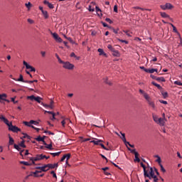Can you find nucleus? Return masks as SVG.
Instances as JSON below:
<instances>
[{
	"label": "nucleus",
	"mask_w": 182,
	"mask_h": 182,
	"mask_svg": "<svg viewBox=\"0 0 182 182\" xmlns=\"http://www.w3.org/2000/svg\"><path fill=\"white\" fill-rule=\"evenodd\" d=\"M14 144V139L12 136L9 135V145L12 146Z\"/></svg>",
	"instance_id": "19"
},
{
	"label": "nucleus",
	"mask_w": 182,
	"mask_h": 182,
	"mask_svg": "<svg viewBox=\"0 0 182 182\" xmlns=\"http://www.w3.org/2000/svg\"><path fill=\"white\" fill-rule=\"evenodd\" d=\"M36 141H41V142H43V144L47 145L46 141L43 139V138H42L41 136H37V138H36Z\"/></svg>",
	"instance_id": "14"
},
{
	"label": "nucleus",
	"mask_w": 182,
	"mask_h": 182,
	"mask_svg": "<svg viewBox=\"0 0 182 182\" xmlns=\"http://www.w3.org/2000/svg\"><path fill=\"white\" fill-rule=\"evenodd\" d=\"M46 146V149H50V150H52L53 149V145H52V144H48H48H47V145H45Z\"/></svg>",
	"instance_id": "43"
},
{
	"label": "nucleus",
	"mask_w": 182,
	"mask_h": 182,
	"mask_svg": "<svg viewBox=\"0 0 182 182\" xmlns=\"http://www.w3.org/2000/svg\"><path fill=\"white\" fill-rule=\"evenodd\" d=\"M0 119L2 120L6 124L9 122L4 115H0Z\"/></svg>",
	"instance_id": "20"
},
{
	"label": "nucleus",
	"mask_w": 182,
	"mask_h": 182,
	"mask_svg": "<svg viewBox=\"0 0 182 182\" xmlns=\"http://www.w3.org/2000/svg\"><path fill=\"white\" fill-rule=\"evenodd\" d=\"M155 72L156 73L158 72V69L157 68H151V69H146V70H145V73H146L153 74Z\"/></svg>",
	"instance_id": "12"
},
{
	"label": "nucleus",
	"mask_w": 182,
	"mask_h": 182,
	"mask_svg": "<svg viewBox=\"0 0 182 182\" xmlns=\"http://www.w3.org/2000/svg\"><path fill=\"white\" fill-rule=\"evenodd\" d=\"M109 168L108 167V166H106L105 168H102V170L105 172V171H107V170H109Z\"/></svg>",
	"instance_id": "64"
},
{
	"label": "nucleus",
	"mask_w": 182,
	"mask_h": 182,
	"mask_svg": "<svg viewBox=\"0 0 182 182\" xmlns=\"http://www.w3.org/2000/svg\"><path fill=\"white\" fill-rule=\"evenodd\" d=\"M30 161H31V164H33V165H36V163H35V161H34L33 159V157L32 158H30Z\"/></svg>",
	"instance_id": "59"
},
{
	"label": "nucleus",
	"mask_w": 182,
	"mask_h": 182,
	"mask_svg": "<svg viewBox=\"0 0 182 182\" xmlns=\"http://www.w3.org/2000/svg\"><path fill=\"white\" fill-rule=\"evenodd\" d=\"M155 157L157 158L156 161L158 162L159 165L160 166V164H161V158L159 156V155H156Z\"/></svg>",
	"instance_id": "31"
},
{
	"label": "nucleus",
	"mask_w": 182,
	"mask_h": 182,
	"mask_svg": "<svg viewBox=\"0 0 182 182\" xmlns=\"http://www.w3.org/2000/svg\"><path fill=\"white\" fill-rule=\"evenodd\" d=\"M36 98V97L35 95H30V96H27V99L33 101V100H35V99Z\"/></svg>",
	"instance_id": "36"
},
{
	"label": "nucleus",
	"mask_w": 182,
	"mask_h": 182,
	"mask_svg": "<svg viewBox=\"0 0 182 182\" xmlns=\"http://www.w3.org/2000/svg\"><path fill=\"white\" fill-rule=\"evenodd\" d=\"M41 100H42V97H41L39 96H37V97H36L34 100L36 102H38L39 104H41V103H42L41 101Z\"/></svg>",
	"instance_id": "33"
},
{
	"label": "nucleus",
	"mask_w": 182,
	"mask_h": 182,
	"mask_svg": "<svg viewBox=\"0 0 182 182\" xmlns=\"http://www.w3.org/2000/svg\"><path fill=\"white\" fill-rule=\"evenodd\" d=\"M65 159L68 161L71 157V154H65Z\"/></svg>",
	"instance_id": "41"
},
{
	"label": "nucleus",
	"mask_w": 182,
	"mask_h": 182,
	"mask_svg": "<svg viewBox=\"0 0 182 182\" xmlns=\"http://www.w3.org/2000/svg\"><path fill=\"white\" fill-rule=\"evenodd\" d=\"M41 172H42V171H36V172H33V174H34V177L38 178L39 175H37V174L39 173H41Z\"/></svg>",
	"instance_id": "37"
},
{
	"label": "nucleus",
	"mask_w": 182,
	"mask_h": 182,
	"mask_svg": "<svg viewBox=\"0 0 182 182\" xmlns=\"http://www.w3.org/2000/svg\"><path fill=\"white\" fill-rule=\"evenodd\" d=\"M139 92L143 95L144 99H147L149 97V95L141 89H139Z\"/></svg>",
	"instance_id": "11"
},
{
	"label": "nucleus",
	"mask_w": 182,
	"mask_h": 182,
	"mask_svg": "<svg viewBox=\"0 0 182 182\" xmlns=\"http://www.w3.org/2000/svg\"><path fill=\"white\" fill-rule=\"evenodd\" d=\"M152 118H153L154 122L157 124L159 122V116L156 114H152Z\"/></svg>",
	"instance_id": "21"
},
{
	"label": "nucleus",
	"mask_w": 182,
	"mask_h": 182,
	"mask_svg": "<svg viewBox=\"0 0 182 182\" xmlns=\"http://www.w3.org/2000/svg\"><path fill=\"white\" fill-rule=\"evenodd\" d=\"M14 81L23 82L24 79H23V75L21 74H20V77H18V79H14Z\"/></svg>",
	"instance_id": "28"
},
{
	"label": "nucleus",
	"mask_w": 182,
	"mask_h": 182,
	"mask_svg": "<svg viewBox=\"0 0 182 182\" xmlns=\"http://www.w3.org/2000/svg\"><path fill=\"white\" fill-rule=\"evenodd\" d=\"M97 52L100 53V55H105V56L107 55V54L105 53L102 48H98Z\"/></svg>",
	"instance_id": "23"
},
{
	"label": "nucleus",
	"mask_w": 182,
	"mask_h": 182,
	"mask_svg": "<svg viewBox=\"0 0 182 182\" xmlns=\"http://www.w3.org/2000/svg\"><path fill=\"white\" fill-rule=\"evenodd\" d=\"M151 84H152L154 86L156 87L159 90H162V89H163V87L161 86V85L156 83V82H154V81L151 82Z\"/></svg>",
	"instance_id": "22"
},
{
	"label": "nucleus",
	"mask_w": 182,
	"mask_h": 182,
	"mask_svg": "<svg viewBox=\"0 0 182 182\" xmlns=\"http://www.w3.org/2000/svg\"><path fill=\"white\" fill-rule=\"evenodd\" d=\"M159 102L164 105H168V102L166 100H159Z\"/></svg>",
	"instance_id": "56"
},
{
	"label": "nucleus",
	"mask_w": 182,
	"mask_h": 182,
	"mask_svg": "<svg viewBox=\"0 0 182 182\" xmlns=\"http://www.w3.org/2000/svg\"><path fill=\"white\" fill-rule=\"evenodd\" d=\"M166 124V118L159 117L157 124L161 127H164Z\"/></svg>",
	"instance_id": "9"
},
{
	"label": "nucleus",
	"mask_w": 182,
	"mask_h": 182,
	"mask_svg": "<svg viewBox=\"0 0 182 182\" xmlns=\"http://www.w3.org/2000/svg\"><path fill=\"white\" fill-rule=\"evenodd\" d=\"M44 4L48 6V8H50V9H54L53 4L48 1L47 0H44Z\"/></svg>",
	"instance_id": "16"
},
{
	"label": "nucleus",
	"mask_w": 182,
	"mask_h": 182,
	"mask_svg": "<svg viewBox=\"0 0 182 182\" xmlns=\"http://www.w3.org/2000/svg\"><path fill=\"white\" fill-rule=\"evenodd\" d=\"M62 64H63V68L66 70H73L75 68V65L72 63H70V62H64L63 61V63H62Z\"/></svg>",
	"instance_id": "4"
},
{
	"label": "nucleus",
	"mask_w": 182,
	"mask_h": 182,
	"mask_svg": "<svg viewBox=\"0 0 182 182\" xmlns=\"http://www.w3.org/2000/svg\"><path fill=\"white\" fill-rule=\"evenodd\" d=\"M20 164L24 166H32V164H29V162H26L25 161H21Z\"/></svg>",
	"instance_id": "30"
},
{
	"label": "nucleus",
	"mask_w": 182,
	"mask_h": 182,
	"mask_svg": "<svg viewBox=\"0 0 182 182\" xmlns=\"http://www.w3.org/2000/svg\"><path fill=\"white\" fill-rule=\"evenodd\" d=\"M160 15L164 18H170V16L166 12H160Z\"/></svg>",
	"instance_id": "18"
},
{
	"label": "nucleus",
	"mask_w": 182,
	"mask_h": 182,
	"mask_svg": "<svg viewBox=\"0 0 182 182\" xmlns=\"http://www.w3.org/2000/svg\"><path fill=\"white\" fill-rule=\"evenodd\" d=\"M141 166L143 168L144 170V176L145 178H146V176H149V168H151L150 166H148L147 169L146 166L144 165V164H143V162H141L140 164Z\"/></svg>",
	"instance_id": "6"
},
{
	"label": "nucleus",
	"mask_w": 182,
	"mask_h": 182,
	"mask_svg": "<svg viewBox=\"0 0 182 182\" xmlns=\"http://www.w3.org/2000/svg\"><path fill=\"white\" fill-rule=\"evenodd\" d=\"M122 137V140L124 143H125L127 141V139H126V136H125V134L124 133H122L120 132Z\"/></svg>",
	"instance_id": "35"
},
{
	"label": "nucleus",
	"mask_w": 182,
	"mask_h": 182,
	"mask_svg": "<svg viewBox=\"0 0 182 182\" xmlns=\"http://www.w3.org/2000/svg\"><path fill=\"white\" fill-rule=\"evenodd\" d=\"M145 100L147 102L149 106L151 107L154 110H155L156 107L155 105V102L152 100L151 97L149 96Z\"/></svg>",
	"instance_id": "5"
},
{
	"label": "nucleus",
	"mask_w": 182,
	"mask_h": 182,
	"mask_svg": "<svg viewBox=\"0 0 182 182\" xmlns=\"http://www.w3.org/2000/svg\"><path fill=\"white\" fill-rule=\"evenodd\" d=\"M95 11L96 13L102 12V10L98 6H95Z\"/></svg>",
	"instance_id": "55"
},
{
	"label": "nucleus",
	"mask_w": 182,
	"mask_h": 182,
	"mask_svg": "<svg viewBox=\"0 0 182 182\" xmlns=\"http://www.w3.org/2000/svg\"><path fill=\"white\" fill-rule=\"evenodd\" d=\"M112 55L113 56L117 57V58L120 57V53H119V50L114 49V50L112 51Z\"/></svg>",
	"instance_id": "15"
},
{
	"label": "nucleus",
	"mask_w": 182,
	"mask_h": 182,
	"mask_svg": "<svg viewBox=\"0 0 182 182\" xmlns=\"http://www.w3.org/2000/svg\"><path fill=\"white\" fill-rule=\"evenodd\" d=\"M161 95L164 99L167 98L168 96V94L167 92L161 91Z\"/></svg>",
	"instance_id": "34"
},
{
	"label": "nucleus",
	"mask_w": 182,
	"mask_h": 182,
	"mask_svg": "<svg viewBox=\"0 0 182 182\" xmlns=\"http://www.w3.org/2000/svg\"><path fill=\"white\" fill-rule=\"evenodd\" d=\"M70 57H71V58H77V55H75V53L74 52H72V53H70Z\"/></svg>",
	"instance_id": "60"
},
{
	"label": "nucleus",
	"mask_w": 182,
	"mask_h": 182,
	"mask_svg": "<svg viewBox=\"0 0 182 182\" xmlns=\"http://www.w3.org/2000/svg\"><path fill=\"white\" fill-rule=\"evenodd\" d=\"M11 102H13V103H14V104H17L18 103V100L16 101L15 100V97H11Z\"/></svg>",
	"instance_id": "62"
},
{
	"label": "nucleus",
	"mask_w": 182,
	"mask_h": 182,
	"mask_svg": "<svg viewBox=\"0 0 182 182\" xmlns=\"http://www.w3.org/2000/svg\"><path fill=\"white\" fill-rule=\"evenodd\" d=\"M6 125L9 127V131H11L14 133H18V132H21V129L18 128L16 126H14L12 124V122H8V124H6Z\"/></svg>",
	"instance_id": "3"
},
{
	"label": "nucleus",
	"mask_w": 182,
	"mask_h": 182,
	"mask_svg": "<svg viewBox=\"0 0 182 182\" xmlns=\"http://www.w3.org/2000/svg\"><path fill=\"white\" fill-rule=\"evenodd\" d=\"M41 105H43V107H46V108L49 107V105L45 104V103H43V102H41Z\"/></svg>",
	"instance_id": "61"
},
{
	"label": "nucleus",
	"mask_w": 182,
	"mask_h": 182,
	"mask_svg": "<svg viewBox=\"0 0 182 182\" xmlns=\"http://www.w3.org/2000/svg\"><path fill=\"white\" fill-rule=\"evenodd\" d=\"M105 21L107 23H109V24H112L113 23V21L109 18H105Z\"/></svg>",
	"instance_id": "48"
},
{
	"label": "nucleus",
	"mask_w": 182,
	"mask_h": 182,
	"mask_svg": "<svg viewBox=\"0 0 182 182\" xmlns=\"http://www.w3.org/2000/svg\"><path fill=\"white\" fill-rule=\"evenodd\" d=\"M100 146L106 151H109L108 148H106V146H105L104 144H100Z\"/></svg>",
	"instance_id": "52"
},
{
	"label": "nucleus",
	"mask_w": 182,
	"mask_h": 182,
	"mask_svg": "<svg viewBox=\"0 0 182 182\" xmlns=\"http://www.w3.org/2000/svg\"><path fill=\"white\" fill-rule=\"evenodd\" d=\"M114 12L118 13V6L117 5L114 6Z\"/></svg>",
	"instance_id": "54"
},
{
	"label": "nucleus",
	"mask_w": 182,
	"mask_h": 182,
	"mask_svg": "<svg viewBox=\"0 0 182 182\" xmlns=\"http://www.w3.org/2000/svg\"><path fill=\"white\" fill-rule=\"evenodd\" d=\"M23 135L24 136H23V137H21V139H26V138L27 139H31V136L28 134L23 133Z\"/></svg>",
	"instance_id": "32"
},
{
	"label": "nucleus",
	"mask_w": 182,
	"mask_h": 182,
	"mask_svg": "<svg viewBox=\"0 0 182 182\" xmlns=\"http://www.w3.org/2000/svg\"><path fill=\"white\" fill-rule=\"evenodd\" d=\"M23 124H24V125L28 127H31V123L27 122V121H24L23 122Z\"/></svg>",
	"instance_id": "46"
},
{
	"label": "nucleus",
	"mask_w": 182,
	"mask_h": 182,
	"mask_svg": "<svg viewBox=\"0 0 182 182\" xmlns=\"http://www.w3.org/2000/svg\"><path fill=\"white\" fill-rule=\"evenodd\" d=\"M60 154H61V152H54V153H51L50 154H51L53 156V157H55V156H60Z\"/></svg>",
	"instance_id": "38"
},
{
	"label": "nucleus",
	"mask_w": 182,
	"mask_h": 182,
	"mask_svg": "<svg viewBox=\"0 0 182 182\" xmlns=\"http://www.w3.org/2000/svg\"><path fill=\"white\" fill-rule=\"evenodd\" d=\"M160 8L163 10V11H166L167 10V8H166V5H161L160 6Z\"/></svg>",
	"instance_id": "51"
},
{
	"label": "nucleus",
	"mask_w": 182,
	"mask_h": 182,
	"mask_svg": "<svg viewBox=\"0 0 182 182\" xmlns=\"http://www.w3.org/2000/svg\"><path fill=\"white\" fill-rule=\"evenodd\" d=\"M58 167V164H47L44 165L42 168H36V169L41 170L43 172H46L49 169H54Z\"/></svg>",
	"instance_id": "1"
},
{
	"label": "nucleus",
	"mask_w": 182,
	"mask_h": 182,
	"mask_svg": "<svg viewBox=\"0 0 182 182\" xmlns=\"http://www.w3.org/2000/svg\"><path fill=\"white\" fill-rule=\"evenodd\" d=\"M105 82L109 85H112V82H110L109 80H108V78H106L105 80Z\"/></svg>",
	"instance_id": "58"
},
{
	"label": "nucleus",
	"mask_w": 182,
	"mask_h": 182,
	"mask_svg": "<svg viewBox=\"0 0 182 182\" xmlns=\"http://www.w3.org/2000/svg\"><path fill=\"white\" fill-rule=\"evenodd\" d=\"M107 48L111 51V52H112L115 48H114L113 47H112V45H110V44H109L108 46H107Z\"/></svg>",
	"instance_id": "47"
},
{
	"label": "nucleus",
	"mask_w": 182,
	"mask_h": 182,
	"mask_svg": "<svg viewBox=\"0 0 182 182\" xmlns=\"http://www.w3.org/2000/svg\"><path fill=\"white\" fill-rule=\"evenodd\" d=\"M55 58H57L58 62L60 64L64 63V61L61 60V58L59 57V55H58V53H55Z\"/></svg>",
	"instance_id": "29"
},
{
	"label": "nucleus",
	"mask_w": 182,
	"mask_h": 182,
	"mask_svg": "<svg viewBox=\"0 0 182 182\" xmlns=\"http://www.w3.org/2000/svg\"><path fill=\"white\" fill-rule=\"evenodd\" d=\"M7 98V95L4 93L0 95V102H2L3 101H5Z\"/></svg>",
	"instance_id": "17"
},
{
	"label": "nucleus",
	"mask_w": 182,
	"mask_h": 182,
	"mask_svg": "<svg viewBox=\"0 0 182 182\" xmlns=\"http://www.w3.org/2000/svg\"><path fill=\"white\" fill-rule=\"evenodd\" d=\"M65 124H66L65 119H63V120L61 121L62 127H65Z\"/></svg>",
	"instance_id": "57"
},
{
	"label": "nucleus",
	"mask_w": 182,
	"mask_h": 182,
	"mask_svg": "<svg viewBox=\"0 0 182 182\" xmlns=\"http://www.w3.org/2000/svg\"><path fill=\"white\" fill-rule=\"evenodd\" d=\"M43 15H44V18H48V11H43Z\"/></svg>",
	"instance_id": "42"
},
{
	"label": "nucleus",
	"mask_w": 182,
	"mask_h": 182,
	"mask_svg": "<svg viewBox=\"0 0 182 182\" xmlns=\"http://www.w3.org/2000/svg\"><path fill=\"white\" fill-rule=\"evenodd\" d=\"M18 146L23 149H26V146L25 145V140L23 139V141H21L19 144Z\"/></svg>",
	"instance_id": "24"
},
{
	"label": "nucleus",
	"mask_w": 182,
	"mask_h": 182,
	"mask_svg": "<svg viewBox=\"0 0 182 182\" xmlns=\"http://www.w3.org/2000/svg\"><path fill=\"white\" fill-rule=\"evenodd\" d=\"M159 166L161 168V171H162L163 173H166V171L165 168H164L162 164H160Z\"/></svg>",
	"instance_id": "45"
},
{
	"label": "nucleus",
	"mask_w": 182,
	"mask_h": 182,
	"mask_svg": "<svg viewBox=\"0 0 182 182\" xmlns=\"http://www.w3.org/2000/svg\"><path fill=\"white\" fill-rule=\"evenodd\" d=\"M148 176H146V177H147L150 180L154 178V182H158L159 181V178H157L156 175H155L153 168H149Z\"/></svg>",
	"instance_id": "2"
},
{
	"label": "nucleus",
	"mask_w": 182,
	"mask_h": 182,
	"mask_svg": "<svg viewBox=\"0 0 182 182\" xmlns=\"http://www.w3.org/2000/svg\"><path fill=\"white\" fill-rule=\"evenodd\" d=\"M156 80L158 82H166V79L164 77H157L156 78Z\"/></svg>",
	"instance_id": "26"
},
{
	"label": "nucleus",
	"mask_w": 182,
	"mask_h": 182,
	"mask_svg": "<svg viewBox=\"0 0 182 182\" xmlns=\"http://www.w3.org/2000/svg\"><path fill=\"white\" fill-rule=\"evenodd\" d=\"M127 149L132 153V154H135L136 153V149H131V148H127Z\"/></svg>",
	"instance_id": "50"
},
{
	"label": "nucleus",
	"mask_w": 182,
	"mask_h": 182,
	"mask_svg": "<svg viewBox=\"0 0 182 182\" xmlns=\"http://www.w3.org/2000/svg\"><path fill=\"white\" fill-rule=\"evenodd\" d=\"M166 7L167 10H171L172 9H173V6L170 3H166Z\"/></svg>",
	"instance_id": "25"
},
{
	"label": "nucleus",
	"mask_w": 182,
	"mask_h": 182,
	"mask_svg": "<svg viewBox=\"0 0 182 182\" xmlns=\"http://www.w3.org/2000/svg\"><path fill=\"white\" fill-rule=\"evenodd\" d=\"M33 160L37 161L42 160L41 155H36V156L33 157Z\"/></svg>",
	"instance_id": "27"
},
{
	"label": "nucleus",
	"mask_w": 182,
	"mask_h": 182,
	"mask_svg": "<svg viewBox=\"0 0 182 182\" xmlns=\"http://www.w3.org/2000/svg\"><path fill=\"white\" fill-rule=\"evenodd\" d=\"M14 149H16V150L20 151L21 150V148L19 145H16V144H14Z\"/></svg>",
	"instance_id": "39"
},
{
	"label": "nucleus",
	"mask_w": 182,
	"mask_h": 182,
	"mask_svg": "<svg viewBox=\"0 0 182 182\" xmlns=\"http://www.w3.org/2000/svg\"><path fill=\"white\" fill-rule=\"evenodd\" d=\"M174 85L182 86V82L180 80H176L174 81Z\"/></svg>",
	"instance_id": "40"
},
{
	"label": "nucleus",
	"mask_w": 182,
	"mask_h": 182,
	"mask_svg": "<svg viewBox=\"0 0 182 182\" xmlns=\"http://www.w3.org/2000/svg\"><path fill=\"white\" fill-rule=\"evenodd\" d=\"M102 25L103 27H105V28L108 27V24H107V23H105V22H102Z\"/></svg>",
	"instance_id": "63"
},
{
	"label": "nucleus",
	"mask_w": 182,
	"mask_h": 182,
	"mask_svg": "<svg viewBox=\"0 0 182 182\" xmlns=\"http://www.w3.org/2000/svg\"><path fill=\"white\" fill-rule=\"evenodd\" d=\"M23 65L26 66L27 70H30V72H36V68L31 65H29L26 61H23Z\"/></svg>",
	"instance_id": "7"
},
{
	"label": "nucleus",
	"mask_w": 182,
	"mask_h": 182,
	"mask_svg": "<svg viewBox=\"0 0 182 182\" xmlns=\"http://www.w3.org/2000/svg\"><path fill=\"white\" fill-rule=\"evenodd\" d=\"M51 35H53V38H54L55 42L59 43L63 42V39L58 36L57 33H51Z\"/></svg>",
	"instance_id": "8"
},
{
	"label": "nucleus",
	"mask_w": 182,
	"mask_h": 182,
	"mask_svg": "<svg viewBox=\"0 0 182 182\" xmlns=\"http://www.w3.org/2000/svg\"><path fill=\"white\" fill-rule=\"evenodd\" d=\"M102 142H103V140L99 139H95V140L90 141V143H92L95 145H100Z\"/></svg>",
	"instance_id": "10"
},
{
	"label": "nucleus",
	"mask_w": 182,
	"mask_h": 182,
	"mask_svg": "<svg viewBox=\"0 0 182 182\" xmlns=\"http://www.w3.org/2000/svg\"><path fill=\"white\" fill-rule=\"evenodd\" d=\"M169 25L172 27L173 28V31L176 33H177V35L178 36V37H181V34L178 31L176 27L171 23H169Z\"/></svg>",
	"instance_id": "13"
},
{
	"label": "nucleus",
	"mask_w": 182,
	"mask_h": 182,
	"mask_svg": "<svg viewBox=\"0 0 182 182\" xmlns=\"http://www.w3.org/2000/svg\"><path fill=\"white\" fill-rule=\"evenodd\" d=\"M134 162L140 163L141 159L139 158V156H135V159H134Z\"/></svg>",
	"instance_id": "49"
},
{
	"label": "nucleus",
	"mask_w": 182,
	"mask_h": 182,
	"mask_svg": "<svg viewBox=\"0 0 182 182\" xmlns=\"http://www.w3.org/2000/svg\"><path fill=\"white\" fill-rule=\"evenodd\" d=\"M31 6L32 4H31V2L26 4V7H27L28 9H30Z\"/></svg>",
	"instance_id": "53"
},
{
	"label": "nucleus",
	"mask_w": 182,
	"mask_h": 182,
	"mask_svg": "<svg viewBox=\"0 0 182 182\" xmlns=\"http://www.w3.org/2000/svg\"><path fill=\"white\" fill-rule=\"evenodd\" d=\"M30 124H34V125H38L39 124V122L37 121H35V120H30Z\"/></svg>",
	"instance_id": "44"
}]
</instances>
